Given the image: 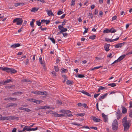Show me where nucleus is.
I'll return each instance as SVG.
<instances>
[{
	"mask_svg": "<svg viewBox=\"0 0 132 132\" xmlns=\"http://www.w3.org/2000/svg\"><path fill=\"white\" fill-rule=\"evenodd\" d=\"M118 123L117 120L116 119H115L113 121L112 124V128L114 130H116L118 129Z\"/></svg>",
	"mask_w": 132,
	"mask_h": 132,
	"instance_id": "obj_1",
	"label": "nucleus"
},
{
	"mask_svg": "<svg viewBox=\"0 0 132 132\" xmlns=\"http://www.w3.org/2000/svg\"><path fill=\"white\" fill-rule=\"evenodd\" d=\"M23 20L21 18H16L14 19L13 22L14 23L16 22V24L18 25H21L22 24Z\"/></svg>",
	"mask_w": 132,
	"mask_h": 132,
	"instance_id": "obj_2",
	"label": "nucleus"
},
{
	"mask_svg": "<svg viewBox=\"0 0 132 132\" xmlns=\"http://www.w3.org/2000/svg\"><path fill=\"white\" fill-rule=\"evenodd\" d=\"M16 118L15 117L13 116H9L7 117H2V120H13Z\"/></svg>",
	"mask_w": 132,
	"mask_h": 132,
	"instance_id": "obj_3",
	"label": "nucleus"
},
{
	"mask_svg": "<svg viewBox=\"0 0 132 132\" xmlns=\"http://www.w3.org/2000/svg\"><path fill=\"white\" fill-rule=\"evenodd\" d=\"M123 125L124 127V130L126 131H127L129 127V123H124L123 124Z\"/></svg>",
	"mask_w": 132,
	"mask_h": 132,
	"instance_id": "obj_4",
	"label": "nucleus"
},
{
	"mask_svg": "<svg viewBox=\"0 0 132 132\" xmlns=\"http://www.w3.org/2000/svg\"><path fill=\"white\" fill-rule=\"evenodd\" d=\"M17 104L16 103H11L7 104L6 106V108H8L12 107H16Z\"/></svg>",
	"mask_w": 132,
	"mask_h": 132,
	"instance_id": "obj_5",
	"label": "nucleus"
},
{
	"mask_svg": "<svg viewBox=\"0 0 132 132\" xmlns=\"http://www.w3.org/2000/svg\"><path fill=\"white\" fill-rule=\"evenodd\" d=\"M102 116L103 118V120L105 122H108V118L107 116L105 115L104 113L102 114Z\"/></svg>",
	"mask_w": 132,
	"mask_h": 132,
	"instance_id": "obj_6",
	"label": "nucleus"
},
{
	"mask_svg": "<svg viewBox=\"0 0 132 132\" xmlns=\"http://www.w3.org/2000/svg\"><path fill=\"white\" fill-rule=\"evenodd\" d=\"M119 38V37H118V38H116L114 39H112L111 40V39H109L107 38H105V40L108 42H113L115 41H116L118 40Z\"/></svg>",
	"mask_w": 132,
	"mask_h": 132,
	"instance_id": "obj_7",
	"label": "nucleus"
},
{
	"mask_svg": "<svg viewBox=\"0 0 132 132\" xmlns=\"http://www.w3.org/2000/svg\"><path fill=\"white\" fill-rule=\"evenodd\" d=\"M121 112L120 110L119 109L118 111L116 113L117 118L119 120L121 117Z\"/></svg>",
	"mask_w": 132,
	"mask_h": 132,
	"instance_id": "obj_8",
	"label": "nucleus"
},
{
	"mask_svg": "<svg viewBox=\"0 0 132 132\" xmlns=\"http://www.w3.org/2000/svg\"><path fill=\"white\" fill-rule=\"evenodd\" d=\"M110 44H106L105 43L104 46V48H105V50L106 51H109L110 49L109 47H110Z\"/></svg>",
	"mask_w": 132,
	"mask_h": 132,
	"instance_id": "obj_9",
	"label": "nucleus"
},
{
	"mask_svg": "<svg viewBox=\"0 0 132 132\" xmlns=\"http://www.w3.org/2000/svg\"><path fill=\"white\" fill-rule=\"evenodd\" d=\"M91 117V118L92 119L93 121L95 122H99L101 121L100 119L97 118L95 117L92 116Z\"/></svg>",
	"mask_w": 132,
	"mask_h": 132,
	"instance_id": "obj_10",
	"label": "nucleus"
},
{
	"mask_svg": "<svg viewBox=\"0 0 132 132\" xmlns=\"http://www.w3.org/2000/svg\"><path fill=\"white\" fill-rule=\"evenodd\" d=\"M11 68L7 67H4L2 68V70L3 71H5L7 72H11Z\"/></svg>",
	"mask_w": 132,
	"mask_h": 132,
	"instance_id": "obj_11",
	"label": "nucleus"
},
{
	"mask_svg": "<svg viewBox=\"0 0 132 132\" xmlns=\"http://www.w3.org/2000/svg\"><path fill=\"white\" fill-rule=\"evenodd\" d=\"M46 11L48 15L49 16H52L54 15V14L52 12L51 10H46Z\"/></svg>",
	"mask_w": 132,
	"mask_h": 132,
	"instance_id": "obj_12",
	"label": "nucleus"
},
{
	"mask_svg": "<svg viewBox=\"0 0 132 132\" xmlns=\"http://www.w3.org/2000/svg\"><path fill=\"white\" fill-rule=\"evenodd\" d=\"M121 108L122 109V113L124 114L126 113L127 112V109L126 108L124 107L123 106H122Z\"/></svg>",
	"mask_w": 132,
	"mask_h": 132,
	"instance_id": "obj_13",
	"label": "nucleus"
},
{
	"mask_svg": "<svg viewBox=\"0 0 132 132\" xmlns=\"http://www.w3.org/2000/svg\"><path fill=\"white\" fill-rule=\"evenodd\" d=\"M125 43L123 42V43H120L117 44L115 46V48H118L119 47H121L122 46V45H123Z\"/></svg>",
	"mask_w": 132,
	"mask_h": 132,
	"instance_id": "obj_14",
	"label": "nucleus"
},
{
	"mask_svg": "<svg viewBox=\"0 0 132 132\" xmlns=\"http://www.w3.org/2000/svg\"><path fill=\"white\" fill-rule=\"evenodd\" d=\"M108 94L106 93L102 95V96H101L100 98L99 99V101H101V100L104 99L106 97V96L108 95Z\"/></svg>",
	"mask_w": 132,
	"mask_h": 132,
	"instance_id": "obj_15",
	"label": "nucleus"
},
{
	"mask_svg": "<svg viewBox=\"0 0 132 132\" xmlns=\"http://www.w3.org/2000/svg\"><path fill=\"white\" fill-rule=\"evenodd\" d=\"M20 46V44L19 43H17L14 44L11 46L12 48H16Z\"/></svg>",
	"mask_w": 132,
	"mask_h": 132,
	"instance_id": "obj_16",
	"label": "nucleus"
},
{
	"mask_svg": "<svg viewBox=\"0 0 132 132\" xmlns=\"http://www.w3.org/2000/svg\"><path fill=\"white\" fill-rule=\"evenodd\" d=\"M24 4L23 3H15L14 4V6L15 7H17L19 6L22 5H24Z\"/></svg>",
	"mask_w": 132,
	"mask_h": 132,
	"instance_id": "obj_17",
	"label": "nucleus"
},
{
	"mask_svg": "<svg viewBox=\"0 0 132 132\" xmlns=\"http://www.w3.org/2000/svg\"><path fill=\"white\" fill-rule=\"evenodd\" d=\"M128 122H127V118L126 117H125L122 120V123L123 124Z\"/></svg>",
	"mask_w": 132,
	"mask_h": 132,
	"instance_id": "obj_18",
	"label": "nucleus"
},
{
	"mask_svg": "<svg viewBox=\"0 0 132 132\" xmlns=\"http://www.w3.org/2000/svg\"><path fill=\"white\" fill-rule=\"evenodd\" d=\"M126 55H123L120 56L118 58V59L120 61L121 60H123L126 56Z\"/></svg>",
	"mask_w": 132,
	"mask_h": 132,
	"instance_id": "obj_19",
	"label": "nucleus"
},
{
	"mask_svg": "<svg viewBox=\"0 0 132 132\" xmlns=\"http://www.w3.org/2000/svg\"><path fill=\"white\" fill-rule=\"evenodd\" d=\"M50 108V107H49L48 106H41L40 108H39L38 109V110H39L40 109H47V108L49 109Z\"/></svg>",
	"mask_w": 132,
	"mask_h": 132,
	"instance_id": "obj_20",
	"label": "nucleus"
},
{
	"mask_svg": "<svg viewBox=\"0 0 132 132\" xmlns=\"http://www.w3.org/2000/svg\"><path fill=\"white\" fill-rule=\"evenodd\" d=\"M11 81H12L11 80V79H7V80L3 82L2 84L3 85H5L7 83H9Z\"/></svg>",
	"mask_w": 132,
	"mask_h": 132,
	"instance_id": "obj_21",
	"label": "nucleus"
},
{
	"mask_svg": "<svg viewBox=\"0 0 132 132\" xmlns=\"http://www.w3.org/2000/svg\"><path fill=\"white\" fill-rule=\"evenodd\" d=\"M35 21V19H32V21L30 22V25L31 26L32 28H34V23Z\"/></svg>",
	"mask_w": 132,
	"mask_h": 132,
	"instance_id": "obj_22",
	"label": "nucleus"
},
{
	"mask_svg": "<svg viewBox=\"0 0 132 132\" xmlns=\"http://www.w3.org/2000/svg\"><path fill=\"white\" fill-rule=\"evenodd\" d=\"M38 8H37L36 7H34L32 8L31 11V12H35L38 11Z\"/></svg>",
	"mask_w": 132,
	"mask_h": 132,
	"instance_id": "obj_23",
	"label": "nucleus"
},
{
	"mask_svg": "<svg viewBox=\"0 0 132 132\" xmlns=\"http://www.w3.org/2000/svg\"><path fill=\"white\" fill-rule=\"evenodd\" d=\"M61 111L62 112H64L65 114H67L70 113H71V112L70 111L68 110H61Z\"/></svg>",
	"mask_w": 132,
	"mask_h": 132,
	"instance_id": "obj_24",
	"label": "nucleus"
},
{
	"mask_svg": "<svg viewBox=\"0 0 132 132\" xmlns=\"http://www.w3.org/2000/svg\"><path fill=\"white\" fill-rule=\"evenodd\" d=\"M22 94V93L21 92H16L12 93V94L17 95L18 94H20V95H21Z\"/></svg>",
	"mask_w": 132,
	"mask_h": 132,
	"instance_id": "obj_25",
	"label": "nucleus"
},
{
	"mask_svg": "<svg viewBox=\"0 0 132 132\" xmlns=\"http://www.w3.org/2000/svg\"><path fill=\"white\" fill-rule=\"evenodd\" d=\"M109 86H111L113 87L116 86V84L115 83H112L109 84H108Z\"/></svg>",
	"mask_w": 132,
	"mask_h": 132,
	"instance_id": "obj_26",
	"label": "nucleus"
},
{
	"mask_svg": "<svg viewBox=\"0 0 132 132\" xmlns=\"http://www.w3.org/2000/svg\"><path fill=\"white\" fill-rule=\"evenodd\" d=\"M36 24L38 26H40L41 24L42 23L41 22H40V20H39L37 21H36Z\"/></svg>",
	"mask_w": 132,
	"mask_h": 132,
	"instance_id": "obj_27",
	"label": "nucleus"
},
{
	"mask_svg": "<svg viewBox=\"0 0 132 132\" xmlns=\"http://www.w3.org/2000/svg\"><path fill=\"white\" fill-rule=\"evenodd\" d=\"M66 83L68 85L72 84L73 83V82L72 81L67 80V81Z\"/></svg>",
	"mask_w": 132,
	"mask_h": 132,
	"instance_id": "obj_28",
	"label": "nucleus"
},
{
	"mask_svg": "<svg viewBox=\"0 0 132 132\" xmlns=\"http://www.w3.org/2000/svg\"><path fill=\"white\" fill-rule=\"evenodd\" d=\"M17 72V71L14 69L11 68V73H15Z\"/></svg>",
	"mask_w": 132,
	"mask_h": 132,
	"instance_id": "obj_29",
	"label": "nucleus"
},
{
	"mask_svg": "<svg viewBox=\"0 0 132 132\" xmlns=\"http://www.w3.org/2000/svg\"><path fill=\"white\" fill-rule=\"evenodd\" d=\"M28 126H25L23 128V130H22V131H23V132L24 131H25L26 130H27V131H28Z\"/></svg>",
	"mask_w": 132,
	"mask_h": 132,
	"instance_id": "obj_30",
	"label": "nucleus"
},
{
	"mask_svg": "<svg viewBox=\"0 0 132 132\" xmlns=\"http://www.w3.org/2000/svg\"><path fill=\"white\" fill-rule=\"evenodd\" d=\"M96 37V36L95 35H94L93 36H90L89 37V39H91L92 40H93Z\"/></svg>",
	"mask_w": 132,
	"mask_h": 132,
	"instance_id": "obj_31",
	"label": "nucleus"
},
{
	"mask_svg": "<svg viewBox=\"0 0 132 132\" xmlns=\"http://www.w3.org/2000/svg\"><path fill=\"white\" fill-rule=\"evenodd\" d=\"M43 102V101L42 100H36L35 103H36V104H38L42 103Z\"/></svg>",
	"mask_w": 132,
	"mask_h": 132,
	"instance_id": "obj_32",
	"label": "nucleus"
},
{
	"mask_svg": "<svg viewBox=\"0 0 132 132\" xmlns=\"http://www.w3.org/2000/svg\"><path fill=\"white\" fill-rule=\"evenodd\" d=\"M36 100L35 99L31 98L29 99V101L30 102H33L34 103H35Z\"/></svg>",
	"mask_w": 132,
	"mask_h": 132,
	"instance_id": "obj_33",
	"label": "nucleus"
},
{
	"mask_svg": "<svg viewBox=\"0 0 132 132\" xmlns=\"http://www.w3.org/2000/svg\"><path fill=\"white\" fill-rule=\"evenodd\" d=\"M83 27L85 29V30L84 32V34L87 32V31L88 30V28H86V27L85 26H84Z\"/></svg>",
	"mask_w": 132,
	"mask_h": 132,
	"instance_id": "obj_34",
	"label": "nucleus"
},
{
	"mask_svg": "<svg viewBox=\"0 0 132 132\" xmlns=\"http://www.w3.org/2000/svg\"><path fill=\"white\" fill-rule=\"evenodd\" d=\"M103 32L104 33H108L110 32V31H109V30L108 29H106L105 30H104Z\"/></svg>",
	"mask_w": 132,
	"mask_h": 132,
	"instance_id": "obj_35",
	"label": "nucleus"
},
{
	"mask_svg": "<svg viewBox=\"0 0 132 132\" xmlns=\"http://www.w3.org/2000/svg\"><path fill=\"white\" fill-rule=\"evenodd\" d=\"M54 69L56 72H58L59 71V69L58 66H54Z\"/></svg>",
	"mask_w": 132,
	"mask_h": 132,
	"instance_id": "obj_36",
	"label": "nucleus"
},
{
	"mask_svg": "<svg viewBox=\"0 0 132 132\" xmlns=\"http://www.w3.org/2000/svg\"><path fill=\"white\" fill-rule=\"evenodd\" d=\"M76 0H72L71 2V6L72 5H74L75 4V2Z\"/></svg>",
	"mask_w": 132,
	"mask_h": 132,
	"instance_id": "obj_37",
	"label": "nucleus"
},
{
	"mask_svg": "<svg viewBox=\"0 0 132 132\" xmlns=\"http://www.w3.org/2000/svg\"><path fill=\"white\" fill-rule=\"evenodd\" d=\"M62 32H66L67 31V29L66 28H64L61 30Z\"/></svg>",
	"mask_w": 132,
	"mask_h": 132,
	"instance_id": "obj_38",
	"label": "nucleus"
},
{
	"mask_svg": "<svg viewBox=\"0 0 132 132\" xmlns=\"http://www.w3.org/2000/svg\"><path fill=\"white\" fill-rule=\"evenodd\" d=\"M49 39H50L54 44H55V41L53 38H50Z\"/></svg>",
	"mask_w": 132,
	"mask_h": 132,
	"instance_id": "obj_39",
	"label": "nucleus"
},
{
	"mask_svg": "<svg viewBox=\"0 0 132 132\" xmlns=\"http://www.w3.org/2000/svg\"><path fill=\"white\" fill-rule=\"evenodd\" d=\"M23 81L24 82H31L30 80L28 79H25L23 80Z\"/></svg>",
	"mask_w": 132,
	"mask_h": 132,
	"instance_id": "obj_40",
	"label": "nucleus"
},
{
	"mask_svg": "<svg viewBox=\"0 0 132 132\" xmlns=\"http://www.w3.org/2000/svg\"><path fill=\"white\" fill-rule=\"evenodd\" d=\"M78 77L79 78H82L85 77V76L79 74L78 76Z\"/></svg>",
	"mask_w": 132,
	"mask_h": 132,
	"instance_id": "obj_41",
	"label": "nucleus"
},
{
	"mask_svg": "<svg viewBox=\"0 0 132 132\" xmlns=\"http://www.w3.org/2000/svg\"><path fill=\"white\" fill-rule=\"evenodd\" d=\"M82 105L83 106V107L85 108H88V106H87V104H82Z\"/></svg>",
	"mask_w": 132,
	"mask_h": 132,
	"instance_id": "obj_42",
	"label": "nucleus"
},
{
	"mask_svg": "<svg viewBox=\"0 0 132 132\" xmlns=\"http://www.w3.org/2000/svg\"><path fill=\"white\" fill-rule=\"evenodd\" d=\"M40 29H41L42 30V31H43V30H46V29H47V28H42V26H41L40 27Z\"/></svg>",
	"mask_w": 132,
	"mask_h": 132,
	"instance_id": "obj_43",
	"label": "nucleus"
},
{
	"mask_svg": "<svg viewBox=\"0 0 132 132\" xmlns=\"http://www.w3.org/2000/svg\"><path fill=\"white\" fill-rule=\"evenodd\" d=\"M17 100V98H12V97H10V100H13L14 101H16Z\"/></svg>",
	"mask_w": 132,
	"mask_h": 132,
	"instance_id": "obj_44",
	"label": "nucleus"
},
{
	"mask_svg": "<svg viewBox=\"0 0 132 132\" xmlns=\"http://www.w3.org/2000/svg\"><path fill=\"white\" fill-rule=\"evenodd\" d=\"M62 77H63L64 80L63 81V82H65L66 80V76L65 75H63Z\"/></svg>",
	"mask_w": 132,
	"mask_h": 132,
	"instance_id": "obj_45",
	"label": "nucleus"
},
{
	"mask_svg": "<svg viewBox=\"0 0 132 132\" xmlns=\"http://www.w3.org/2000/svg\"><path fill=\"white\" fill-rule=\"evenodd\" d=\"M66 20L65 19H64V20L62 22V24L61 25H62V26H63L65 24V23H66Z\"/></svg>",
	"mask_w": 132,
	"mask_h": 132,
	"instance_id": "obj_46",
	"label": "nucleus"
},
{
	"mask_svg": "<svg viewBox=\"0 0 132 132\" xmlns=\"http://www.w3.org/2000/svg\"><path fill=\"white\" fill-rule=\"evenodd\" d=\"M85 114L84 113L78 114L77 115L79 116L82 117Z\"/></svg>",
	"mask_w": 132,
	"mask_h": 132,
	"instance_id": "obj_47",
	"label": "nucleus"
},
{
	"mask_svg": "<svg viewBox=\"0 0 132 132\" xmlns=\"http://www.w3.org/2000/svg\"><path fill=\"white\" fill-rule=\"evenodd\" d=\"M63 13V12L61 11H59L57 13V14L59 15H60L61 14H62Z\"/></svg>",
	"mask_w": 132,
	"mask_h": 132,
	"instance_id": "obj_48",
	"label": "nucleus"
},
{
	"mask_svg": "<svg viewBox=\"0 0 132 132\" xmlns=\"http://www.w3.org/2000/svg\"><path fill=\"white\" fill-rule=\"evenodd\" d=\"M24 110L28 112H29L31 111L30 109L28 108H24Z\"/></svg>",
	"mask_w": 132,
	"mask_h": 132,
	"instance_id": "obj_49",
	"label": "nucleus"
},
{
	"mask_svg": "<svg viewBox=\"0 0 132 132\" xmlns=\"http://www.w3.org/2000/svg\"><path fill=\"white\" fill-rule=\"evenodd\" d=\"M112 55V54L111 53H110L109 54L108 56H107V57H110V58H112V56H111Z\"/></svg>",
	"mask_w": 132,
	"mask_h": 132,
	"instance_id": "obj_50",
	"label": "nucleus"
},
{
	"mask_svg": "<svg viewBox=\"0 0 132 132\" xmlns=\"http://www.w3.org/2000/svg\"><path fill=\"white\" fill-rule=\"evenodd\" d=\"M57 104L59 105H61L62 104V102L61 101L57 100Z\"/></svg>",
	"mask_w": 132,
	"mask_h": 132,
	"instance_id": "obj_51",
	"label": "nucleus"
},
{
	"mask_svg": "<svg viewBox=\"0 0 132 132\" xmlns=\"http://www.w3.org/2000/svg\"><path fill=\"white\" fill-rule=\"evenodd\" d=\"M62 34L63 35V36L64 37H67L68 36V34L66 32L63 33Z\"/></svg>",
	"mask_w": 132,
	"mask_h": 132,
	"instance_id": "obj_52",
	"label": "nucleus"
},
{
	"mask_svg": "<svg viewBox=\"0 0 132 132\" xmlns=\"http://www.w3.org/2000/svg\"><path fill=\"white\" fill-rule=\"evenodd\" d=\"M41 95H46L47 94V93L45 91L44 92H42Z\"/></svg>",
	"mask_w": 132,
	"mask_h": 132,
	"instance_id": "obj_53",
	"label": "nucleus"
},
{
	"mask_svg": "<svg viewBox=\"0 0 132 132\" xmlns=\"http://www.w3.org/2000/svg\"><path fill=\"white\" fill-rule=\"evenodd\" d=\"M42 58L41 57H40L39 58V62H40V63L42 65H43V62L42 61Z\"/></svg>",
	"mask_w": 132,
	"mask_h": 132,
	"instance_id": "obj_54",
	"label": "nucleus"
},
{
	"mask_svg": "<svg viewBox=\"0 0 132 132\" xmlns=\"http://www.w3.org/2000/svg\"><path fill=\"white\" fill-rule=\"evenodd\" d=\"M63 26H62L61 25H59L58 26V28L60 30L62 29H63Z\"/></svg>",
	"mask_w": 132,
	"mask_h": 132,
	"instance_id": "obj_55",
	"label": "nucleus"
},
{
	"mask_svg": "<svg viewBox=\"0 0 132 132\" xmlns=\"http://www.w3.org/2000/svg\"><path fill=\"white\" fill-rule=\"evenodd\" d=\"M129 116L130 117H132V110H131L129 113Z\"/></svg>",
	"mask_w": 132,
	"mask_h": 132,
	"instance_id": "obj_56",
	"label": "nucleus"
},
{
	"mask_svg": "<svg viewBox=\"0 0 132 132\" xmlns=\"http://www.w3.org/2000/svg\"><path fill=\"white\" fill-rule=\"evenodd\" d=\"M61 70L62 72H65L66 71V69H64L63 68H61Z\"/></svg>",
	"mask_w": 132,
	"mask_h": 132,
	"instance_id": "obj_57",
	"label": "nucleus"
},
{
	"mask_svg": "<svg viewBox=\"0 0 132 132\" xmlns=\"http://www.w3.org/2000/svg\"><path fill=\"white\" fill-rule=\"evenodd\" d=\"M100 94L99 93L98 94H95L94 95V97L95 98H96L97 97H98V96Z\"/></svg>",
	"mask_w": 132,
	"mask_h": 132,
	"instance_id": "obj_58",
	"label": "nucleus"
},
{
	"mask_svg": "<svg viewBox=\"0 0 132 132\" xmlns=\"http://www.w3.org/2000/svg\"><path fill=\"white\" fill-rule=\"evenodd\" d=\"M103 14V13L101 11H100L99 14L100 16L101 15V17L102 16V15Z\"/></svg>",
	"mask_w": 132,
	"mask_h": 132,
	"instance_id": "obj_59",
	"label": "nucleus"
},
{
	"mask_svg": "<svg viewBox=\"0 0 132 132\" xmlns=\"http://www.w3.org/2000/svg\"><path fill=\"white\" fill-rule=\"evenodd\" d=\"M37 95H41L42 92L39 91L37 92Z\"/></svg>",
	"mask_w": 132,
	"mask_h": 132,
	"instance_id": "obj_60",
	"label": "nucleus"
},
{
	"mask_svg": "<svg viewBox=\"0 0 132 132\" xmlns=\"http://www.w3.org/2000/svg\"><path fill=\"white\" fill-rule=\"evenodd\" d=\"M90 128L92 129H94L95 130H96L97 129V127H90Z\"/></svg>",
	"mask_w": 132,
	"mask_h": 132,
	"instance_id": "obj_61",
	"label": "nucleus"
},
{
	"mask_svg": "<svg viewBox=\"0 0 132 132\" xmlns=\"http://www.w3.org/2000/svg\"><path fill=\"white\" fill-rule=\"evenodd\" d=\"M32 130L34 131V128H30L29 127L28 129V131H30Z\"/></svg>",
	"mask_w": 132,
	"mask_h": 132,
	"instance_id": "obj_62",
	"label": "nucleus"
},
{
	"mask_svg": "<svg viewBox=\"0 0 132 132\" xmlns=\"http://www.w3.org/2000/svg\"><path fill=\"white\" fill-rule=\"evenodd\" d=\"M98 11L97 10L95 9V11L94 15H96L98 14Z\"/></svg>",
	"mask_w": 132,
	"mask_h": 132,
	"instance_id": "obj_63",
	"label": "nucleus"
},
{
	"mask_svg": "<svg viewBox=\"0 0 132 132\" xmlns=\"http://www.w3.org/2000/svg\"><path fill=\"white\" fill-rule=\"evenodd\" d=\"M46 20H44V19L42 20H41V23H45L46 22Z\"/></svg>",
	"mask_w": 132,
	"mask_h": 132,
	"instance_id": "obj_64",
	"label": "nucleus"
}]
</instances>
